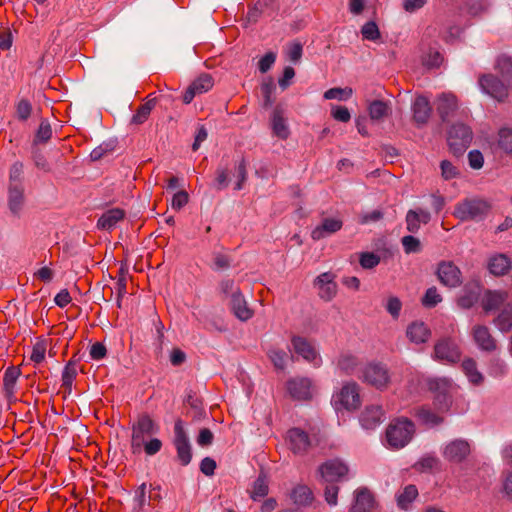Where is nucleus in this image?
<instances>
[{"label":"nucleus","instance_id":"obj_27","mask_svg":"<svg viewBox=\"0 0 512 512\" xmlns=\"http://www.w3.org/2000/svg\"><path fill=\"white\" fill-rule=\"evenodd\" d=\"M343 226L342 220L338 218H325L321 225L315 227L311 232V237L314 240H320L339 231Z\"/></svg>","mask_w":512,"mask_h":512},{"label":"nucleus","instance_id":"obj_61","mask_svg":"<svg viewBox=\"0 0 512 512\" xmlns=\"http://www.w3.org/2000/svg\"><path fill=\"white\" fill-rule=\"evenodd\" d=\"M229 177L228 169L219 167L216 170L215 187L217 190H223L228 187Z\"/></svg>","mask_w":512,"mask_h":512},{"label":"nucleus","instance_id":"obj_59","mask_svg":"<svg viewBox=\"0 0 512 512\" xmlns=\"http://www.w3.org/2000/svg\"><path fill=\"white\" fill-rule=\"evenodd\" d=\"M441 175L444 180H450L458 176L459 171L450 161L443 160L440 164Z\"/></svg>","mask_w":512,"mask_h":512},{"label":"nucleus","instance_id":"obj_16","mask_svg":"<svg viewBox=\"0 0 512 512\" xmlns=\"http://www.w3.org/2000/svg\"><path fill=\"white\" fill-rule=\"evenodd\" d=\"M314 286L318 288V295L324 301H331L337 294V283L335 275L331 272H324L314 280Z\"/></svg>","mask_w":512,"mask_h":512},{"label":"nucleus","instance_id":"obj_48","mask_svg":"<svg viewBox=\"0 0 512 512\" xmlns=\"http://www.w3.org/2000/svg\"><path fill=\"white\" fill-rule=\"evenodd\" d=\"M275 91V84L272 78L267 79L261 84V92L264 98L263 106L264 108H269L273 102L274 99L272 97L273 93Z\"/></svg>","mask_w":512,"mask_h":512},{"label":"nucleus","instance_id":"obj_47","mask_svg":"<svg viewBox=\"0 0 512 512\" xmlns=\"http://www.w3.org/2000/svg\"><path fill=\"white\" fill-rule=\"evenodd\" d=\"M76 376H77L76 364L72 361H69L67 363V365L65 366L64 371L62 373V386H64L66 389L70 390Z\"/></svg>","mask_w":512,"mask_h":512},{"label":"nucleus","instance_id":"obj_37","mask_svg":"<svg viewBox=\"0 0 512 512\" xmlns=\"http://www.w3.org/2000/svg\"><path fill=\"white\" fill-rule=\"evenodd\" d=\"M494 323L502 332H509L512 329V303L505 305Z\"/></svg>","mask_w":512,"mask_h":512},{"label":"nucleus","instance_id":"obj_43","mask_svg":"<svg viewBox=\"0 0 512 512\" xmlns=\"http://www.w3.org/2000/svg\"><path fill=\"white\" fill-rule=\"evenodd\" d=\"M496 68L499 70L503 80L507 84H512V58L500 57Z\"/></svg>","mask_w":512,"mask_h":512},{"label":"nucleus","instance_id":"obj_24","mask_svg":"<svg viewBox=\"0 0 512 512\" xmlns=\"http://www.w3.org/2000/svg\"><path fill=\"white\" fill-rule=\"evenodd\" d=\"M407 230L411 233H417L420 229V224H428L431 220L429 211L422 208L410 209L406 214Z\"/></svg>","mask_w":512,"mask_h":512},{"label":"nucleus","instance_id":"obj_18","mask_svg":"<svg viewBox=\"0 0 512 512\" xmlns=\"http://www.w3.org/2000/svg\"><path fill=\"white\" fill-rule=\"evenodd\" d=\"M471 334L474 342L482 351L493 352L497 349V341L487 326L475 325L472 328Z\"/></svg>","mask_w":512,"mask_h":512},{"label":"nucleus","instance_id":"obj_54","mask_svg":"<svg viewBox=\"0 0 512 512\" xmlns=\"http://www.w3.org/2000/svg\"><path fill=\"white\" fill-rule=\"evenodd\" d=\"M401 242H402L404 251L407 254L416 253L421 250V243H420L419 239H417L414 236H411V235L404 236L401 239Z\"/></svg>","mask_w":512,"mask_h":512},{"label":"nucleus","instance_id":"obj_4","mask_svg":"<svg viewBox=\"0 0 512 512\" xmlns=\"http://www.w3.org/2000/svg\"><path fill=\"white\" fill-rule=\"evenodd\" d=\"M285 442L294 455L304 456L318 444V439L316 436H310L303 429L294 427L286 432Z\"/></svg>","mask_w":512,"mask_h":512},{"label":"nucleus","instance_id":"obj_56","mask_svg":"<svg viewBox=\"0 0 512 512\" xmlns=\"http://www.w3.org/2000/svg\"><path fill=\"white\" fill-rule=\"evenodd\" d=\"M325 485L324 487V497L326 502L330 506L337 505V496L339 492V486L337 484L332 483H323Z\"/></svg>","mask_w":512,"mask_h":512},{"label":"nucleus","instance_id":"obj_3","mask_svg":"<svg viewBox=\"0 0 512 512\" xmlns=\"http://www.w3.org/2000/svg\"><path fill=\"white\" fill-rule=\"evenodd\" d=\"M158 427L148 414H142L132 425L131 450L133 454H139L147 438L155 434Z\"/></svg>","mask_w":512,"mask_h":512},{"label":"nucleus","instance_id":"obj_51","mask_svg":"<svg viewBox=\"0 0 512 512\" xmlns=\"http://www.w3.org/2000/svg\"><path fill=\"white\" fill-rule=\"evenodd\" d=\"M361 33L364 39L376 41L381 37L379 28L374 21H369L362 26Z\"/></svg>","mask_w":512,"mask_h":512},{"label":"nucleus","instance_id":"obj_30","mask_svg":"<svg viewBox=\"0 0 512 512\" xmlns=\"http://www.w3.org/2000/svg\"><path fill=\"white\" fill-rule=\"evenodd\" d=\"M125 217V211L120 208H113L104 212L98 219L97 227L103 230H110L115 225L123 220Z\"/></svg>","mask_w":512,"mask_h":512},{"label":"nucleus","instance_id":"obj_17","mask_svg":"<svg viewBox=\"0 0 512 512\" xmlns=\"http://www.w3.org/2000/svg\"><path fill=\"white\" fill-rule=\"evenodd\" d=\"M277 0H257L249 7L246 20L256 23L262 16H272L278 10Z\"/></svg>","mask_w":512,"mask_h":512},{"label":"nucleus","instance_id":"obj_21","mask_svg":"<svg viewBox=\"0 0 512 512\" xmlns=\"http://www.w3.org/2000/svg\"><path fill=\"white\" fill-rule=\"evenodd\" d=\"M384 420V411L380 405H368L360 415V423L365 429H374Z\"/></svg>","mask_w":512,"mask_h":512},{"label":"nucleus","instance_id":"obj_36","mask_svg":"<svg viewBox=\"0 0 512 512\" xmlns=\"http://www.w3.org/2000/svg\"><path fill=\"white\" fill-rule=\"evenodd\" d=\"M21 371L18 367L10 366L6 369L3 377V387L8 397L14 393V387L19 378Z\"/></svg>","mask_w":512,"mask_h":512},{"label":"nucleus","instance_id":"obj_38","mask_svg":"<svg viewBox=\"0 0 512 512\" xmlns=\"http://www.w3.org/2000/svg\"><path fill=\"white\" fill-rule=\"evenodd\" d=\"M417 496H418V489L416 488V486L408 485L398 495L397 504L401 509L407 510L410 507L411 503L416 499Z\"/></svg>","mask_w":512,"mask_h":512},{"label":"nucleus","instance_id":"obj_11","mask_svg":"<svg viewBox=\"0 0 512 512\" xmlns=\"http://www.w3.org/2000/svg\"><path fill=\"white\" fill-rule=\"evenodd\" d=\"M478 82L481 89L497 101H504L508 97V86L510 84L501 81L496 76L484 74L479 77Z\"/></svg>","mask_w":512,"mask_h":512},{"label":"nucleus","instance_id":"obj_5","mask_svg":"<svg viewBox=\"0 0 512 512\" xmlns=\"http://www.w3.org/2000/svg\"><path fill=\"white\" fill-rule=\"evenodd\" d=\"M361 404L359 386L355 382H349L332 396V405L339 411L342 409L356 410Z\"/></svg>","mask_w":512,"mask_h":512},{"label":"nucleus","instance_id":"obj_55","mask_svg":"<svg viewBox=\"0 0 512 512\" xmlns=\"http://www.w3.org/2000/svg\"><path fill=\"white\" fill-rule=\"evenodd\" d=\"M440 461L437 457L433 455L423 456L417 463L416 467H418L421 471L433 470L438 468Z\"/></svg>","mask_w":512,"mask_h":512},{"label":"nucleus","instance_id":"obj_29","mask_svg":"<svg viewBox=\"0 0 512 512\" xmlns=\"http://www.w3.org/2000/svg\"><path fill=\"white\" fill-rule=\"evenodd\" d=\"M292 502L297 506H309L314 501L313 491L305 484L296 485L290 492Z\"/></svg>","mask_w":512,"mask_h":512},{"label":"nucleus","instance_id":"obj_1","mask_svg":"<svg viewBox=\"0 0 512 512\" xmlns=\"http://www.w3.org/2000/svg\"><path fill=\"white\" fill-rule=\"evenodd\" d=\"M415 434V425L408 418H396L386 428V440L393 449L405 447Z\"/></svg>","mask_w":512,"mask_h":512},{"label":"nucleus","instance_id":"obj_22","mask_svg":"<svg viewBox=\"0 0 512 512\" xmlns=\"http://www.w3.org/2000/svg\"><path fill=\"white\" fill-rule=\"evenodd\" d=\"M507 291L487 290L481 301L482 308L485 312L499 309L508 299Z\"/></svg>","mask_w":512,"mask_h":512},{"label":"nucleus","instance_id":"obj_53","mask_svg":"<svg viewBox=\"0 0 512 512\" xmlns=\"http://www.w3.org/2000/svg\"><path fill=\"white\" fill-rule=\"evenodd\" d=\"M443 61V57L440 52L430 49L429 52L423 56L422 63L428 68L439 67Z\"/></svg>","mask_w":512,"mask_h":512},{"label":"nucleus","instance_id":"obj_45","mask_svg":"<svg viewBox=\"0 0 512 512\" xmlns=\"http://www.w3.org/2000/svg\"><path fill=\"white\" fill-rule=\"evenodd\" d=\"M269 488L268 483L263 475H259V477L255 480L253 484V488L251 491V498L253 500H257V498L264 497L268 494Z\"/></svg>","mask_w":512,"mask_h":512},{"label":"nucleus","instance_id":"obj_8","mask_svg":"<svg viewBox=\"0 0 512 512\" xmlns=\"http://www.w3.org/2000/svg\"><path fill=\"white\" fill-rule=\"evenodd\" d=\"M360 378L363 382L378 390H385L390 384L391 377L386 365L372 362L363 368Z\"/></svg>","mask_w":512,"mask_h":512},{"label":"nucleus","instance_id":"obj_26","mask_svg":"<svg viewBox=\"0 0 512 512\" xmlns=\"http://www.w3.org/2000/svg\"><path fill=\"white\" fill-rule=\"evenodd\" d=\"M431 106L428 99L424 96H418L412 105L413 120L417 125H424L428 122L431 115Z\"/></svg>","mask_w":512,"mask_h":512},{"label":"nucleus","instance_id":"obj_14","mask_svg":"<svg viewBox=\"0 0 512 512\" xmlns=\"http://www.w3.org/2000/svg\"><path fill=\"white\" fill-rule=\"evenodd\" d=\"M291 344L296 354L300 355L304 360L312 363L314 366H320L321 357L310 341L301 336H293L291 338Z\"/></svg>","mask_w":512,"mask_h":512},{"label":"nucleus","instance_id":"obj_62","mask_svg":"<svg viewBox=\"0 0 512 512\" xmlns=\"http://www.w3.org/2000/svg\"><path fill=\"white\" fill-rule=\"evenodd\" d=\"M276 60L274 52H267L258 62V68L261 73H266L271 69Z\"/></svg>","mask_w":512,"mask_h":512},{"label":"nucleus","instance_id":"obj_58","mask_svg":"<svg viewBox=\"0 0 512 512\" xmlns=\"http://www.w3.org/2000/svg\"><path fill=\"white\" fill-rule=\"evenodd\" d=\"M236 175L238 181L236 182L235 189L241 190L247 180V163L244 158L241 159L238 166L236 167Z\"/></svg>","mask_w":512,"mask_h":512},{"label":"nucleus","instance_id":"obj_25","mask_svg":"<svg viewBox=\"0 0 512 512\" xmlns=\"http://www.w3.org/2000/svg\"><path fill=\"white\" fill-rule=\"evenodd\" d=\"M374 502V497L367 488H359L355 491L354 503L350 512H370Z\"/></svg>","mask_w":512,"mask_h":512},{"label":"nucleus","instance_id":"obj_60","mask_svg":"<svg viewBox=\"0 0 512 512\" xmlns=\"http://www.w3.org/2000/svg\"><path fill=\"white\" fill-rule=\"evenodd\" d=\"M51 135L52 130L50 124L47 121H42L39 125L34 141L45 143L51 138Z\"/></svg>","mask_w":512,"mask_h":512},{"label":"nucleus","instance_id":"obj_15","mask_svg":"<svg viewBox=\"0 0 512 512\" xmlns=\"http://www.w3.org/2000/svg\"><path fill=\"white\" fill-rule=\"evenodd\" d=\"M470 454V445L466 440L455 439L443 449V457L453 463H460Z\"/></svg>","mask_w":512,"mask_h":512},{"label":"nucleus","instance_id":"obj_63","mask_svg":"<svg viewBox=\"0 0 512 512\" xmlns=\"http://www.w3.org/2000/svg\"><path fill=\"white\" fill-rule=\"evenodd\" d=\"M189 201V195L185 190H181L174 194L171 202V207L174 210H180L183 208Z\"/></svg>","mask_w":512,"mask_h":512},{"label":"nucleus","instance_id":"obj_6","mask_svg":"<svg viewBox=\"0 0 512 512\" xmlns=\"http://www.w3.org/2000/svg\"><path fill=\"white\" fill-rule=\"evenodd\" d=\"M473 138L472 130L463 123H455L448 131V145L451 152L456 155H462L468 148Z\"/></svg>","mask_w":512,"mask_h":512},{"label":"nucleus","instance_id":"obj_46","mask_svg":"<svg viewBox=\"0 0 512 512\" xmlns=\"http://www.w3.org/2000/svg\"><path fill=\"white\" fill-rule=\"evenodd\" d=\"M452 404V398L447 393H438L434 397L433 406L439 413L444 414L449 411Z\"/></svg>","mask_w":512,"mask_h":512},{"label":"nucleus","instance_id":"obj_50","mask_svg":"<svg viewBox=\"0 0 512 512\" xmlns=\"http://www.w3.org/2000/svg\"><path fill=\"white\" fill-rule=\"evenodd\" d=\"M498 147L505 153H512V129L503 128L499 131Z\"/></svg>","mask_w":512,"mask_h":512},{"label":"nucleus","instance_id":"obj_44","mask_svg":"<svg viewBox=\"0 0 512 512\" xmlns=\"http://www.w3.org/2000/svg\"><path fill=\"white\" fill-rule=\"evenodd\" d=\"M267 355L276 369H285L287 353L284 350L272 348L268 351Z\"/></svg>","mask_w":512,"mask_h":512},{"label":"nucleus","instance_id":"obj_9","mask_svg":"<svg viewBox=\"0 0 512 512\" xmlns=\"http://www.w3.org/2000/svg\"><path fill=\"white\" fill-rule=\"evenodd\" d=\"M173 444L177 451V460L183 466L188 465L192 459V449L181 419H177L174 424Z\"/></svg>","mask_w":512,"mask_h":512},{"label":"nucleus","instance_id":"obj_42","mask_svg":"<svg viewBox=\"0 0 512 512\" xmlns=\"http://www.w3.org/2000/svg\"><path fill=\"white\" fill-rule=\"evenodd\" d=\"M32 104L28 99L22 98L15 105V116L19 121H27L32 114Z\"/></svg>","mask_w":512,"mask_h":512},{"label":"nucleus","instance_id":"obj_34","mask_svg":"<svg viewBox=\"0 0 512 512\" xmlns=\"http://www.w3.org/2000/svg\"><path fill=\"white\" fill-rule=\"evenodd\" d=\"M272 129L274 134L280 139H287L290 132L288 126L285 123L283 110L280 107H276L272 114Z\"/></svg>","mask_w":512,"mask_h":512},{"label":"nucleus","instance_id":"obj_57","mask_svg":"<svg viewBox=\"0 0 512 512\" xmlns=\"http://www.w3.org/2000/svg\"><path fill=\"white\" fill-rule=\"evenodd\" d=\"M360 265L364 269H372L380 262V257L372 252H365L360 255Z\"/></svg>","mask_w":512,"mask_h":512},{"label":"nucleus","instance_id":"obj_39","mask_svg":"<svg viewBox=\"0 0 512 512\" xmlns=\"http://www.w3.org/2000/svg\"><path fill=\"white\" fill-rule=\"evenodd\" d=\"M461 366H462L464 373L469 378L470 382H472L473 384H476V385L482 383L483 376L477 370V364L474 359L467 358V359L463 360Z\"/></svg>","mask_w":512,"mask_h":512},{"label":"nucleus","instance_id":"obj_52","mask_svg":"<svg viewBox=\"0 0 512 512\" xmlns=\"http://www.w3.org/2000/svg\"><path fill=\"white\" fill-rule=\"evenodd\" d=\"M353 94V90L351 88H331L328 89L324 93L325 99H338V100H347L349 99Z\"/></svg>","mask_w":512,"mask_h":512},{"label":"nucleus","instance_id":"obj_64","mask_svg":"<svg viewBox=\"0 0 512 512\" xmlns=\"http://www.w3.org/2000/svg\"><path fill=\"white\" fill-rule=\"evenodd\" d=\"M213 263L216 270L228 269L231 265V258L222 253L213 254Z\"/></svg>","mask_w":512,"mask_h":512},{"label":"nucleus","instance_id":"obj_40","mask_svg":"<svg viewBox=\"0 0 512 512\" xmlns=\"http://www.w3.org/2000/svg\"><path fill=\"white\" fill-rule=\"evenodd\" d=\"M155 104H156L155 100L150 99L147 102H145L144 104L140 105L138 107L136 113L132 117L131 123L136 124V125H140V124L144 123L148 119L152 109L155 107Z\"/></svg>","mask_w":512,"mask_h":512},{"label":"nucleus","instance_id":"obj_33","mask_svg":"<svg viewBox=\"0 0 512 512\" xmlns=\"http://www.w3.org/2000/svg\"><path fill=\"white\" fill-rule=\"evenodd\" d=\"M457 108V98L454 95L442 94V96L439 98L437 110L443 121L448 120V118Z\"/></svg>","mask_w":512,"mask_h":512},{"label":"nucleus","instance_id":"obj_10","mask_svg":"<svg viewBox=\"0 0 512 512\" xmlns=\"http://www.w3.org/2000/svg\"><path fill=\"white\" fill-rule=\"evenodd\" d=\"M322 483L337 484L348 475V466L339 459H332L322 463L318 467Z\"/></svg>","mask_w":512,"mask_h":512},{"label":"nucleus","instance_id":"obj_19","mask_svg":"<svg viewBox=\"0 0 512 512\" xmlns=\"http://www.w3.org/2000/svg\"><path fill=\"white\" fill-rule=\"evenodd\" d=\"M25 206L24 187L22 183H10L8 188V208L15 217H20Z\"/></svg>","mask_w":512,"mask_h":512},{"label":"nucleus","instance_id":"obj_31","mask_svg":"<svg viewBox=\"0 0 512 512\" xmlns=\"http://www.w3.org/2000/svg\"><path fill=\"white\" fill-rule=\"evenodd\" d=\"M415 416L425 425L434 427L444 422V417L437 410L433 411L431 408L422 406L415 410Z\"/></svg>","mask_w":512,"mask_h":512},{"label":"nucleus","instance_id":"obj_28","mask_svg":"<svg viewBox=\"0 0 512 512\" xmlns=\"http://www.w3.org/2000/svg\"><path fill=\"white\" fill-rule=\"evenodd\" d=\"M406 336L412 343L422 344L430 338L431 330L424 322L415 321L408 325Z\"/></svg>","mask_w":512,"mask_h":512},{"label":"nucleus","instance_id":"obj_32","mask_svg":"<svg viewBox=\"0 0 512 512\" xmlns=\"http://www.w3.org/2000/svg\"><path fill=\"white\" fill-rule=\"evenodd\" d=\"M488 269L495 276H502L511 269L510 259L504 254H498L490 258Z\"/></svg>","mask_w":512,"mask_h":512},{"label":"nucleus","instance_id":"obj_35","mask_svg":"<svg viewBox=\"0 0 512 512\" xmlns=\"http://www.w3.org/2000/svg\"><path fill=\"white\" fill-rule=\"evenodd\" d=\"M369 116L374 121H381L388 117L392 110L390 105L382 100L371 101L368 105Z\"/></svg>","mask_w":512,"mask_h":512},{"label":"nucleus","instance_id":"obj_20","mask_svg":"<svg viewBox=\"0 0 512 512\" xmlns=\"http://www.w3.org/2000/svg\"><path fill=\"white\" fill-rule=\"evenodd\" d=\"M213 78L210 74L203 73L195 79L183 95V102L189 104L195 95L209 91L213 87Z\"/></svg>","mask_w":512,"mask_h":512},{"label":"nucleus","instance_id":"obj_41","mask_svg":"<svg viewBox=\"0 0 512 512\" xmlns=\"http://www.w3.org/2000/svg\"><path fill=\"white\" fill-rule=\"evenodd\" d=\"M359 365V360L351 354H342L337 362L338 368L345 374H352Z\"/></svg>","mask_w":512,"mask_h":512},{"label":"nucleus","instance_id":"obj_13","mask_svg":"<svg viewBox=\"0 0 512 512\" xmlns=\"http://www.w3.org/2000/svg\"><path fill=\"white\" fill-rule=\"evenodd\" d=\"M290 397L297 401H308L312 398V381L307 377H294L286 382Z\"/></svg>","mask_w":512,"mask_h":512},{"label":"nucleus","instance_id":"obj_23","mask_svg":"<svg viewBox=\"0 0 512 512\" xmlns=\"http://www.w3.org/2000/svg\"><path fill=\"white\" fill-rule=\"evenodd\" d=\"M230 307L234 315L241 321H247L253 316V311L248 307L239 288L231 296Z\"/></svg>","mask_w":512,"mask_h":512},{"label":"nucleus","instance_id":"obj_49","mask_svg":"<svg viewBox=\"0 0 512 512\" xmlns=\"http://www.w3.org/2000/svg\"><path fill=\"white\" fill-rule=\"evenodd\" d=\"M441 301L442 296L438 293L437 288L434 286L428 288L422 298V304L427 308H433Z\"/></svg>","mask_w":512,"mask_h":512},{"label":"nucleus","instance_id":"obj_2","mask_svg":"<svg viewBox=\"0 0 512 512\" xmlns=\"http://www.w3.org/2000/svg\"><path fill=\"white\" fill-rule=\"evenodd\" d=\"M492 208L483 198H466L456 204L453 215L461 221H479L484 219Z\"/></svg>","mask_w":512,"mask_h":512},{"label":"nucleus","instance_id":"obj_12","mask_svg":"<svg viewBox=\"0 0 512 512\" xmlns=\"http://www.w3.org/2000/svg\"><path fill=\"white\" fill-rule=\"evenodd\" d=\"M436 275L439 282L449 288H456L462 283V273L452 261L439 262Z\"/></svg>","mask_w":512,"mask_h":512},{"label":"nucleus","instance_id":"obj_7","mask_svg":"<svg viewBox=\"0 0 512 512\" xmlns=\"http://www.w3.org/2000/svg\"><path fill=\"white\" fill-rule=\"evenodd\" d=\"M462 352L457 341L452 337H442L434 345L433 358L447 364L458 363Z\"/></svg>","mask_w":512,"mask_h":512}]
</instances>
